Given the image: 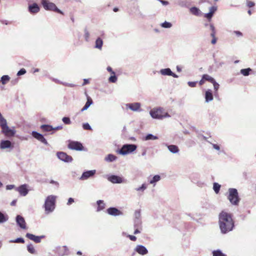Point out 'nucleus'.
Returning a JSON list of instances; mask_svg holds the SVG:
<instances>
[{
  "label": "nucleus",
  "instance_id": "obj_1",
  "mask_svg": "<svg viewBox=\"0 0 256 256\" xmlns=\"http://www.w3.org/2000/svg\"><path fill=\"white\" fill-rule=\"evenodd\" d=\"M218 224L222 234H225L232 231L234 226L232 214L222 211L218 215Z\"/></svg>",
  "mask_w": 256,
  "mask_h": 256
},
{
  "label": "nucleus",
  "instance_id": "obj_2",
  "mask_svg": "<svg viewBox=\"0 0 256 256\" xmlns=\"http://www.w3.org/2000/svg\"><path fill=\"white\" fill-rule=\"evenodd\" d=\"M56 196L54 195H50L46 198L44 208L46 214H48L53 212L56 208Z\"/></svg>",
  "mask_w": 256,
  "mask_h": 256
},
{
  "label": "nucleus",
  "instance_id": "obj_3",
  "mask_svg": "<svg viewBox=\"0 0 256 256\" xmlns=\"http://www.w3.org/2000/svg\"><path fill=\"white\" fill-rule=\"evenodd\" d=\"M150 114L152 118L156 119H162L164 118L170 116L168 113L161 108L152 109L150 111Z\"/></svg>",
  "mask_w": 256,
  "mask_h": 256
},
{
  "label": "nucleus",
  "instance_id": "obj_4",
  "mask_svg": "<svg viewBox=\"0 0 256 256\" xmlns=\"http://www.w3.org/2000/svg\"><path fill=\"white\" fill-rule=\"evenodd\" d=\"M228 198L230 202L235 206H238L240 200L238 190L236 188H230L228 189Z\"/></svg>",
  "mask_w": 256,
  "mask_h": 256
},
{
  "label": "nucleus",
  "instance_id": "obj_5",
  "mask_svg": "<svg viewBox=\"0 0 256 256\" xmlns=\"http://www.w3.org/2000/svg\"><path fill=\"white\" fill-rule=\"evenodd\" d=\"M41 4L46 10L54 11L63 14L62 12L58 9L54 4L47 0H42Z\"/></svg>",
  "mask_w": 256,
  "mask_h": 256
},
{
  "label": "nucleus",
  "instance_id": "obj_6",
  "mask_svg": "<svg viewBox=\"0 0 256 256\" xmlns=\"http://www.w3.org/2000/svg\"><path fill=\"white\" fill-rule=\"evenodd\" d=\"M68 147L69 149L76 150H82L84 147L82 144L78 142L70 140Z\"/></svg>",
  "mask_w": 256,
  "mask_h": 256
},
{
  "label": "nucleus",
  "instance_id": "obj_7",
  "mask_svg": "<svg viewBox=\"0 0 256 256\" xmlns=\"http://www.w3.org/2000/svg\"><path fill=\"white\" fill-rule=\"evenodd\" d=\"M58 158L62 162H70L72 161V158L68 155L66 152H58L56 153Z\"/></svg>",
  "mask_w": 256,
  "mask_h": 256
},
{
  "label": "nucleus",
  "instance_id": "obj_8",
  "mask_svg": "<svg viewBox=\"0 0 256 256\" xmlns=\"http://www.w3.org/2000/svg\"><path fill=\"white\" fill-rule=\"evenodd\" d=\"M0 126L2 129V132L6 136H13L15 132L8 128L7 125V122L2 124Z\"/></svg>",
  "mask_w": 256,
  "mask_h": 256
},
{
  "label": "nucleus",
  "instance_id": "obj_9",
  "mask_svg": "<svg viewBox=\"0 0 256 256\" xmlns=\"http://www.w3.org/2000/svg\"><path fill=\"white\" fill-rule=\"evenodd\" d=\"M96 173V170H95L85 171L82 174L80 180H86L94 176Z\"/></svg>",
  "mask_w": 256,
  "mask_h": 256
},
{
  "label": "nucleus",
  "instance_id": "obj_10",
  "mask_svg": "<svg viewBox=\"0 0 256 256\" xmlns=\"http://www.w3.org/2000/svg\"><path fill=\"white\" fill-rule=\"evenodd\" d=\"M108 180L113 184H121L124 182L123 178L116 175L108 176Z\"/></svg>",
  "mask_w": 256,
  "mask_h": 256
},
{
  "label": "nucleus",
  "instance_id": "obj_11",
  "mask_svg": "<svg viewBox=\"0 0 256 256\" xmlns=\"http://www.w3.org/2000/svg\"><path fill=\"white\" fill-rule=\"evenodd\" d=\"M32 136L36 139L37 140H39L41 142L44 144L46 145L48 144V142L46 139L44 138L42 134L40 133H38L36 131H32Z\"/></svg>",
  "mask_w": 256,
  "mask_h": 256
},
{
  "label": "nucleus",
  "instance_id": "obj_12",
  "mask_svg": "<svg viewBox=\"0 0 256 256\" xmlns=\"http://www.w3.org/2000/svg\"><path fill=\"white\" fill-rule=\"evenodd\" d=\"M106 212L110 216H121L122 213L121 211L118 210L117 208L114 207H110L106 210Z\"/></svg>",
  "mask_w": 256,
  "mask_h": 256
},
{
  "label": "nucleus",
  "instance_id": "obj_13",
  "mask_svg": "<svg viewBox=\"0 0 256 256\" xmlns=\"http://www.w3.org/2000/svg\"><path fill=\"white\" fill-rule=\"evenodd\" d=\"M16 190L22 196H26L28 192V186L26 184H22L16 188Z\"/></svg>",
  "mask_w": 256,
  "mask_h": 256
},
{
  "label": "nucleus",
  "instance_id": "obj_14",
  "mask_svg": "<svg viewBox=\"0 0 256 256\" xmlns=\"http://www.w3.org/2000/svg\"><path fill=\"white\" fill-rule=\"evenodd\" d=\"M16 222L17 224L22 229H26V222H25V220L24 218L18 215L16 216Z\"/></svg>",
  "mask_w": 256,
  "mask_h": 256
},
{
  "label": "nucleus",
  "instance_id": "obj_15",
  "mask_svg": "<svg viewBox=\"0 0 256 256\" xmlns=\"http://www.w3.org/2000/svg\"><path fill=\"white\" fill-rule=\"evenodd\" d=\"M214 79L211 76L208 74H204L202 75V79L199 82L200 86L203 85L206 82L208 81L210 83L214 82Z\"/></svg>",
  "mask_w": 256,
  "mask_h": 256
},
{
  "label": "nucleus",
  "instance_id": "obj_16",
  "mask_svg": "<svg viewBox=\"0 0 256 256\" xmlns=\"http://www.w3.org/2000/svg\"><path fill=\"white\" fill-rule=\"evenodd\" d=\"M26 237L30 240L34 241L36 243H39L41 242V239L44 237V236H36L33 234L27 233Z\"/></svg>",
  "mask_w": 256,
  "mask_h": 256
},
{
  "label": "nucleus",
  "instance_id": "obj_17",
  "mask_svg": "<svg viewBox=\"0 0 256 256\" xmlns=\"http://www.w3.org/2000/svg\"><path fill=\"white\" fill-rule=\"evenodd\" d=\"M106 70L111 74V76L108 78V82H110L115 83L118 80V78L116 76L115 72L112 70L110 66H108Z\"/></svg>",
  "mask_w": 256,
  "mask_h": 256
},
{
  "label": "nucleus",
  "instance_id": "obj_18",
  "mask_svg": "<svg viewBox=\"0 0 256 256\" xmlns=\"http://www.w3.org/2000/svg\"><path fill=\"white\" fill-rule=\"evenodd\" d=\"M56 252L60 256L68 255V249L66 246H60L56 248Z\"/></svg>",
  "mask_w": 256,
  "mask_h": 256
},
{
  "label": "nucleus",
  "instance_id": "obj_19",
  "mask_svg": "<svg viewBox=\"0 0 256 256\" xmlns=\"http://www.w3.org/2000/svg\"><path fill=\"white\" fill-rule=\"evenodd\" d=\"M28 11L31 14H36L40 11V7L36 3L29 4L28 7Z\"/></svg>",
  "mask_w": 256,
  "mask_h": 256
},
{
  "label": "nucleus",
  "instance_id": "obj_20",
  "mask_svg": "<svg viewBox=\"0 0 256 256\" xmlns=\"http://www.w3.org/2000/svg\"><path fill=\"white\" fill-rule=\"evenodd\" d=\"M12 142L8 140H3L0 142V148L4 150L8 148H12Z\"/></svg>",
  "mask_w": 256,
  "mask_h": 256
},
{
  "label": "nucleus",
  "instance_id": "obj_21",
  "mask_svg": "<svg viewBox=\"0 0 256 256\" xmlns=\"http://www.w3.org/2000/svg\"><path fill=\"white\" fill-rule=\"evenodd\" d=\"M141 104L139 102H134L129 104V108L133 111H140Z\"/></svg>",
  "mask_w": 256,
  "mask_h": 256
},
{
  "label": "nucleus",
  "instance_id": "obj_22",
  "mask_svg": "<svg viewBox=\"0 0 256 256\" xmlns=\"http://www.w3.org/2000/svg\"><path fill=\"white\" fill-rule=\"evenodd\" d=\"M98 207L96 208V212H100L104 210L106 208V204L103 200H98L96 201Z\"/></svg>",
  "mask_w": 256,
  "mask_h": 256
},
{
  "label": "nucleus",
  "instance_id": "obj_23",
  "mask_svg": "<svg viewBox=\"0 0 256 256\" xmlns=\"http://www.w3.org/2000/svg\"><path fill=\"white\" fill-rule=\"evenodd\" d=\"M136 251L138 254L142 255H144L146 254L148 252L146 248L142 246H137L136 248Z\"/></svg>",
  "mask_w": 256,
  "mask_h": 256
},
{
  "label": "nucleus",
  "instance_id": "obj_24",
  "mask_svg": "<svg viewBox=\"0 0 256 256\" xmlns=\"http://www.w3.org/2000/svg\"><path fill=\"white\" fill-rule=\"evenodd\" d=\"M213 95L212 92V90H208L206 92L205 94V99L206 102H208L210 101H212L213 100Z\"/></svg>",
  "mask_w": 256,
  "mask_h": 256
},
{
  "label": "nucleus",
  "instance_id": "obj_25",
  "mask_svg": "<svg viewBox=\"0 0 256 256\" xmlns=\"http://www.w3.org/2000/svg\"><path fill=\"white\" fill-rule=\"evenodd\" d=\"M118 152L122 155H126L128 154V144H125L122 148L118 150Z\"/></svg>",
  "mask_w": 256,
  "mask_h": 256
},
{
  "label": "nucleus",
  "instance_id": "obj_26",
  "mask_svg": "<svg viewBox=\"0 0 256 256\" xmlns=\"http://www.w3.org/2000/svg\"><path fill=\"white\" fill-rule=\"evenodd\" d=\"M8 220V216L6 214H4L0 211V224L4 223Z\"/></svg>",
  "mask_w": 256,
  "mask_h": 256
},
{
  "label": "nucleus",
  "instance_id": "obj_27",
  "mask_svg": "<svg viewBox=\"0 0 256 256\" xmlns=\"http://www.w3.org/2000/svg\"><path fill=\"white\" fill-rule=\"evenodd\" d=\"M92 102H92V98L88 96L87 98V102H86L84 106L82 109V111L83 112L84 110H86L92 104Z\"/></svg>",
  "mask_w": 256,
  "mask_h": 256
},
{
  "label": "nucleus",
  "instance_id": "obj_28",
  "mask_svg": "<svg viewBox=\"0 0 256 256\" xmlns=\"http://www.w3.org/2000/svg\"><path fill=\"white\" fill-rule=\"evenodd\" d=\"M116 156L112 154H108L105 157L104 160L107 162H112L116 160Z\"/></svg>",
  "mask_w": 256,
  "mask_h": 256
},
{
  "label": "nucleus",
  "instance_id": "obj_29",
  "mask_svg": "<svg viewBox=\"0 0 256 256\" xmlns=\"http://www.w3.org/2000/svg\"><path fill=\"white\" fill-rule=\"evenodd\" d=\"M103 44V41L100 38H98L95 42V48L101 50Z\"/></svg>",
  "mask_w": 256,
  "mask_h": 256
},
{
  "label": "nucleus",
  "instance_id": "obj_30",
  "mask_svg": "<svg viewBox=\"0 0 256 256\" xmlns=\"http://www.w3.org/2000/svg\"><path fill=\"white\" fill-rule=\"evenodd\" d=\"M168 150L172 153H176L179 151L178 148L176 145H170L168 146Z\"/></svg>",
  "mask_w": 256,
  "mask_h": 256
},
{
  "label": "nucleus",
  "instance_id": "obj_31",
  "mask_svg": "<svg viewBox=\"0 0 256 256\" xmlns=\"http://www.w3.org/2000/svg\"><path fill=\"white\" fill-rule=\"evenodd\" d=\"M40 128L44 132H50L54 130V128L50 125L42 124Z\"/></svg>",
  "mask_w": 256,
  "mask_h": 256
},
{
  "label": "nucleus",
  "instance_id": "obj_32",
  "mask_svg": "<svg viewBox=\"0 0 256 256\" xmlns=\"http://www.w3.org/2000/svg\"><path fill=\"white\" fill-rule=\"evenodd\" d=\"M160 72V74L164 76H170L172 74V72L169 68L162 69Z\"/></svg>",
  "mask_w": 256,
  "mask_h": 256
},
{
  "label": "nucleus",
  "instance_id": "obj_33",
  "mask_svg": "<svg viewBox=\"0 0 256 256\" xmlns=\"http://www.w3.org/2000/svg\"><path fill=\"white\" fill-rule=\"evenodd\" d=\"M27 250L28 251L32 254H36V250H35L34 246L32 244H30L27 246Z\"/></svg>",
  "mask_w": 256,
  "mask_h": 256
},
{
  "label": "nucleus",
  "instance_id": "obj_34",
  "mask_svg": "<svg viewBox=\"0 0 256 256\" xmlns=\"http://www.w3.org/2000/svg\"><path fill=\"white\" fill-rule=\"evenodd\" d=\"M10 78L8 76L4 75L1 77L0 82H2V84H5L10 80Z\"/></svg>",
  "mask_w": 256,
  "mask_h": 256
},
{
  "label": "nucleus",
  "instance_id": "obj_35",
  "mask_svg": "<svg viewBox=\"0 0 256 256\" xmlns=\"http://www.w3.org/2000/svg\"><path fill=\"white\" fill-rule=\"evenodd\" d=\"M190 12L192 14L195 16H198L200 13V10L198 8L194 6L190 8Z\"/></svg>",
  "mask_w": 256,
  "mask_h": 256
},
{
  "label": "nucleus",
  "instance_id": "obj_36",
  "mask_svg": "<svg viewBox=\"0 0 256 256\" xmlns=\"http://www.w3.org/2000/svg\"><path fill=\"white\" fill-rule=\"evenodd\" d=\"M160 179V177L159 175L154 176L150 180V184H155V183L159 181Z\"/></svg>",
  "mask_w": 256,
  "mask_h": 256
},
{
  "label": "nucleus",
  "instance_id": "obj_37",
  "mask_svg": "<svg viewBox=\"0 0 256 256\" xmlns=\"http://www.w3.org/2000/svg\"><path fill=\"white\" fill-rule=\"evenodd\" d=\"M250 71H252V70L250 68H244L240 70V73L244 76H248Z\"/></svg>",
  "mask_w": 256,
  "mask_h": 256
},
{
  "label": "nucleus",
  "instance_id": "obj_38",
  "mask_svg": "<svg viewBox=\"0 0 256 256\" xmlns=\"http://www.w3.org/2000/svg\"><path fill=\"white\" fill-rule=\"evenodd\" d=\"M220 188V184H219L218 183H216V182L214 183L213 188L216 194H218L219 192Z\"/></svg>",
  "mask_w": 256,
  "mask_h": 256
},
{
  "label": "nucleus",
  "instance_id": "obj_39",
  "mask_svg": "<svg viewBox=\"0 0 256 256\" xmlns=\"http://www.w3.org/2000/svg\"><path fill=\"white\" fill-rule=\"evenodd\" d=\"M84 39L86 42H88L90 40V34L86 28L84 30Z\"/></svg>",
  "mask_w": 256,
  "mask_h": 256
},
{
  "label": "nucleus",
  "instance_id": "obj_40",
  "mask_svg": "<svg viewBox=\"0 0 256 256\" xmlns=\"http://www.w3.org/2000/svg\"><path fill=\"white\" fill-rule=\"evenodd\" d=\"M10 242H16V243H24V240L22 238H18L14 240H10Z\"/></svg>",
  "mask_w": 256,
  "mask_h": 256
},
{
  "label": "nucleus",
  "instance_id": "obj_41",
  "mask_svg": "<svg viewBox=\"0 0 256 256\" xmlns=\"http://www.w3.org/2000/svg\"><path fill=\"white\" fill-rule=\"evenodd\" d=\"M213 256H226V254H223L220 250H214L212 252Z\"/></svg>",
  "mask_w": 256,
  "mask_h": 256
},
{
  "label": "nucleus",
  "instance_id": "obj_42",
  "mask_svg": "<svg viewBox=\"0 0 256 256\" xmlns=\"http://www.w3.org/2000/svg\"><path fill=\"white\" fill-rule=\"evenodd\" d=\"M156 139H158V137L156 136H153L152 134H148L146 137V140H156Z\"/></svg>",
  "mask_w": 256,
  "mask_h": 256
},
{
  "label": "nucleus",
  "instance_id": "obj_43",
  "mask_svg": "<svg viewBox=\"0 0 256 256\" xmlns=\"http://www.w3.org/2000/svg\"><path fill=\"white\" fill-rule=\"evenodd\" d=\"M62 120L63 122L66 124H70L71 123L70 120L68 117H64L62 119Z\"/></svg>",
  "mask_w": 256,
  "mask_h": 256
},
{
  "label": "nucleus",
  "instance_id": "obj_44",
  "mask_svg": "<svg viewBox=\"0 0 256 256\" xmlns=\"http://www.w3.org/2000/svg\"><path fill=\"white\" fill-rule=\"evenodd\" d=\"M162 26L164 28H170L172 26V24L170 22H165L162 24Z\"/></svg>",
  "mask_w": 256,
  "mask_h": 256
},
{
  "label": "nucleus",
  "instance_id": "obj_45",
  "mask_svg": "<svg viewBox=\"0 0 256 256\" xmlns=\"http://www.w3.org/2000/svg\"><path fill=\"white\" fill-rule=\"evenodd\" d=\"M246 6L248 8H252L255 6V3L254 2L246 0Z\"/></svg>",
  "mask_w": 256,
  "mask_h": 256
},
{
  "label": "nucleus",
  "instance_id": "obj_46",
  "mask_svg": "<svg viewBox=\"0 0 256 256\" xmlns=\"http://www.w3.org/2000/svg\"><path fill=\"white\" fill-rule=\"evenodd\" d=\"M82 128L84 130H91L92 128L88 123H84L82 124Z\"/></svg>",
  "mask_w": 256,
  "mask_h": 256
},
{
  "label": "nucleus",
  "instance_id": "obj_47",
  "mask_svg": "<svg viewBox=\"0 0 256 256\" xmlns=\"http://www.w3.org/2000/svg\"><path fill=\"white\" fill-rule=\"evenodd\" d=\"M212 84H213L214 89L216 91V92H217V91L218 90L219 88V84L217 83L216 80H214V82H212Z\"/></svg>",
  "mask_w": 256,
  "mask_h": 256
},
{
  "label": "nucleus",
  "instance_id": "obj_48",
  "mask_svg": "<svg viewBox=\"0 0 256 256\" xmlns=\"http://www.w3.org/2000/svg\"><path fill=\"white\" fill-rule=\"evenodd\" d=\"M136 148V146L134 144H129V152H131L135 150Z\"/></svg>",
  "mask_w": 256,
  "mask_h": 256
},
{
  "label": "nucleus",
  "instance_id": "obj_49",
  "mask_svg": "<svg viewBox=\"0 0 256 256\" xmlns=\"http://www.w3.org/2000/svg\"><path fill=\"white\" fill-rule=\"evenodd\" d=\"M210 28L212 32L210 35H211L212 37H214V36H215V34H216L215 28L212 24H210Z\"/></svg>",
  "mask_w": 256,
  "mask_h": 256
},
{
  "label": "nucleus",
  "instance_id": "obj_50",
  "mask_svg": "<svg viewBox=\"0 0 256 256\" xmlns=\"http://www.w3.org/2000/svg\"><path fill=\"white\" fill-rule=\"evenodd\" d=\"M210 28L212 32L210 35H211L212 37H214V36H215V34H216L215 28L212 24H210Z\"/></svg>",
  "mask_w": 256,
  "mask_h": 256
},
{
  "label": "nucleus",
  "instance_id": "obj_51",
  "mask_svg": "<svg viewBox=\"0 0 256 256\" xmlns=\"http://www.w3.org/2000/svg\"><path fill=\"white\" fill-rule=\"evenodd\" d=\"M134 217L136 219H138L140 217V210H136L134 212Z\"/></svg>",
  "mask_w": 256,
  "mask_h": 256
},
{
  "label": "nucleus",
  "instance_id": "obj_52",
  "mask_svg": "<svg viewBox=\"0 0 256 256\" xmlns=\"http://www.w3.org/2000/svg\"><path fill=\"white\" fill-rule=\"evenodd\" d=\"M26 73V70L24 68L20 69L17 73V76H20L22 74H24Z\"/></svg>",
  "mask_w": 256,
  "mask_h": 256
},
{
  "label": "nucleus",
  "instance_id": "obj_53",
  "mask_svg": "<svg viewBox=\"0 0 256 256\" xmlns=\"http://www.w3.org/2000/svg\"><path fill=\"white\" fill-rule=\"evenodd\" d=\"M213 14H212V12H210L208 13L205 14L204 17L208 18L209 20H210L212 16H213Z\"/></svg>",
  "mask_w": 256,
  "mask_h": 256
},
{
  "label": "nucleus",
  "instance_id": "obj_54",
  "mask_svg": "<svg viewBox=\"0 0 256 256\" xmlns=\"http://www.w3.org/2000/svg\"><path fill=\"white\" fill-rule=\"evenodd\" d=\"M197 84L196 82H188V85L192 88H194L196 86Z\"/></svg>",
  "mask_w": 256,
  "mask_h": 256
},
{
  "label": "nucleus",
  "instance_id": "obj_55",
  "mask_svg": "<svg viewBox=\"0 0 256 256\" xmlns=\"http://www.w3.org/2000/svg\"><path fill=\"white\" fill-rule=\"evenodd\" d=\"M216 10H217V8L216 6H212L210 7V12H212V14H214V13L216 12Z\"/></svg>",
  "mask_w": 256,
  "mask_h": 256
},
{
  "label": "nucleus",
  "instance_id": "obj_56",
  "mask_svg": "<svg viewBox=\"0 0 256 256\" xmlns=\"http://www.w3.org/2000/svg\"><path fill=\"white\" fill-rule=\"evenodd\" d=\"M146 188V186L145 184H143L140 187L138 188V190H144Z\"/></svg>",
  "mask_w": 256,
  "mask_h": 256
},
{
  "label": "nucleus",
  "instance_id": "obj_57",
  "mask_svg": "<svg viewBox=\"0 0 256 256\" xmlns=\"http://www.w3.org/2000/svg\"><path fill=\"white\" fill-rule=\"evenodd\" d=\"M74 202V198H70L68 200V202H67V204L68 205H70V204H71Z\"/></svg>",
  "mask_w": 256,
  "mask_h": 256
},
{
  "label": "nucleus",
  "instance_id": "obj_58",
  "mask_svg": "<svg viewBox=\"0 0 256 256\" xmlns=\"http://www.w3.org/2000/svg\"><path fill=\"white\" fill-rule=\"evenodd\" d=\"M14 185H12V184H10V185H8V186H6V190H12V189L13 188H14Z\"/></svg>",
  "mask_w": 256,
  "mask_h": 256
},
{
  "label": "nucleus",
  "instance_id": "obj_59",
  "mask_svg": "<svg viewBox=\"0 0 256 256\" xmlns=\"http://www.w3.org/2000/svg\"><path fill=\"white\" fill-rule=\"evenodd\" d=\"M129 238L132 241H135L136 238L135 236L129 235Z\"/></svg>",
  "mask_w": 256,
  "mask_h": 256
},
{
  "label": "nucleus",
  "instance_id": "obj_60",
  "mask_svg": "<svg viewBox=\"0 0 256 256\" xmlns=\"http://www.w3.org/2000/svg\"><path fill=\"white\" fill-rule=\"evenodd\" d=\"M50 182L51 184H53L56 185L57 186H58L59 184L58 182L54 181V180H51Z\"/></svg>",
  "mask_w": 256,
  "mask_h": 256
},
{
  "label": "nucleus",
  "instance_id": "obj_61",
  "mask_svg": "<svg viewBox=\"0 0 256 256\" xmlns=\"http://www.w3.org/2000/svg\"><path fill=\"white\" fill-rule=\"evenodd\" d=\"M62 84L64 85V86H70V87H74V84H72L62 83Z\"/></svg>",
  "mask_w": 256,
  "mask_h": 256
},
{
  "label": "nucleus",
  "instance_id": "obj_62",
  "mask_svg": "<svg viewBox=\"0 0 256 256\" xmlns=\"http://www.w3.org/2000/svg\"><path fill=\"white\" fill-rule=\"evenodd\" d=\"M216 42V38L215 36H214V37H212V44H214Z\"/></svg>",
  "mask_w": 256,
  "mask_h": 256
},
{
  "label": "nucleus",
  "instance_id": "obj_63",
  "mask_svg": "<svg viewBox=\"0 0 256 256\" xmlns=\"http://www.w3.org/2000/svg\"><path fill=\"white\" fill-rule=\"evenodd\" d=\"M52 81L56 82V83H58V84H62V82H60L59 80H57V79H56V78H50Z\"/></svg>",
  "mask_w": 256,
  "mask_h": 256
},
{
  "label": "nucleus",
  "instance_id": "obj_64",
  "mask_svg": "<svg viewBox=\"0 0 256 256\" xmlns=\"http://www.w3.org/2000/svg\"><path fill=\"white\" fill-rule=\"evenodd\" d=\"M89 83V80L88 79H84V83L82 84V86H84L86 84H87Z\"/></svg>",
  "mask_w": 256,
  "mask_h": 256
}]
</instances>
